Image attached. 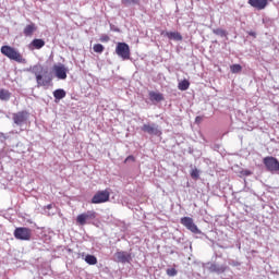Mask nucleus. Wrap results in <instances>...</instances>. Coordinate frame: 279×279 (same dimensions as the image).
<instances>
[{"mask_svg":"<svg viewBox=\"0 0 279 279\" xmlns=\"http://www.w3.org/2000/svg\"><path fill=\"white\" fill-rule=\"evenodd\" d=\"M17 241H32V229L27 227H17L13 232Z\"/></svg>","mask_w":279,"mask_h":279,"instance_id":"obj_3","label":"nucleus"},{"mask_svg":"<svg viewBox=\"0 0 279 279\" xmlns=\"http://www.w3.org/2000/svg\"><path fill=\"white\" fill-rule=\"evenodd\" d=\"M242 175H252V171L250 170H242Z\"/></svg>","mask_w":279,"mask_h":279,"instance_id":"obj_32","label":"nucleus"},{"mask_svg":"<svg viewBox=\"0 0 279 279\" xmlns=\"http://www.w3.org/2000/svg\"><path fill=\"white\" fill-rule=\"evenodd\" d=\"M165 35L169 40H182V35L178 32H161V36Z\"/></svg>","mask_w":279,"mask_h":279,"instance_id":"obj_15","label":"nucleus"},{"mask_svg":"<svg viewBox=\"0 0 279 279\" xmlns=\"http://www.w3.org/2000/svg\"><path fill=\"white\" fill-rule=\"evenodd\" d=\"M181 223L182 226H184V228L190 230V232H193V234H202V231L199 230V228H197V225H195V222L193 221V218L183 217L181 218Z\"/></svg>","mask_w":279,"mask_h":279,"instance_id":"obj_6","label":"nucleus"},{"mask_svg":"<svg viewBox=\"0 0 279 279\" xmlns=\"http://www.w3.org/2000/svg\"><path fill=\"white\" fill-rule=\"evenodd\" d=\"M248 35L252 36L253 38H256V33L255 32H250Z\"/></svg>","mask_w":279,"mask_h":279,"instance_id":"obj_33","label":"nucleus"},{"mask_svg":"<svg viewBox=\"0 0 279 279\" xmlns=\"http://www.w3.org/2000/svg\"><path fill=\"white\" fill-rule=\"evenodd\" d=\"M142 131H144L146 134H149L150 136H162V131L160 130V126L155 123L144 124L142 126Z\"/></svg>","mask_w":279,"mask_h":279,"instance_id":"obj_8","label":"nucleus"},{"mask_svg":"<svg viewBox=\"0 0 279 279\" xmlns=\"http://www.w3.org/2000/svg\"><path fill=\"white\" fill-rule=\"evenodd\" d=\"M148 97L150 101H157V102L165 101V96L157 92H149Z\"/></svg>","mask_w":279,"mask_h":279,"instance_id":"obj_16","label":"nucleus"},{"mask_svg":"<svg viewBox=\"0 0 279 279\" xmlns=\"http://www.w3.org/2000/svg\"><path fill=\"white\" fill-rule=\"evenodd\" d=\"M268 3L269 2L267 0H248V5L255 10H265Z\"/></svg>","mask_w":279,"mask_h":279,"instance_id":"obj_13","label":"nucleus"},{"mask_svg":"<svg viewBox=\"0 0 279 279\" xmlns=\"http://www.w3.org/2000/svg\"><path fill=\"white\" fill-rule=\"evenodd\" d=\"M31 71L36 77L38 88L51 84V77L43 76L45 73V68H43V65H34Z\"/></svg>","mask_w":279,"mask_h":279,"instance_id":"obj_2","label":"nucleus"},{"mask_svg":"<svg viewBox=\"0 0 279 279\" xmlns=\"http://www.w3.org/2000/svg\"><path fill=\"white\" fill-rule=\"evenodd\" d=\"M210 271H214L215 274H223L226 271V266H219L217 264H213L209 267Z\"/></svg>","mask_w":279,"mask_h":279,"instance_id":"obj_19","label":"nucleus"},{"mask_svg":"<svg viewBox=\"0 0 279 279\" xmlns=\"http://www.w3.org/2000/svg\"><path fill=\"white\" fill-rule=\"evenodd\" d=\"M94 219H97V213L88 210L76 217V223H78V226H86L88 221H93Z\"/></svg>","mask_w":279,"mask_h":279,"instance_id":"obj_5","label":"nucleus"},{"mask_svg":"<svg viewBox=\"0 0 279 279\" xmlns=\"http://www.w3.org/2000/svg\"><path fill=\"white\" fill-rule=\"evenodd\" d=\"M110 41V36L108 35H102L100 37V43H109Z\"/></svg>","mask_w":279,"mask_h":279,"instance_id":"obj_30","label":"nucleus"},{"mask_svg":"<svg viewBox=\"0 0 279 279\" xmlns=\"http://www.w3.org/2000/svg\"><path fill=\"white\" fill-rule=\"evenodd\" d=\"M95 53H104V45L101 44H95L93 47Z\"/></svg>","mask_w":279,"mask_h":279,"instance_id":"obj_26","label":"nucleus"},{"mask_svg":"<svg viewBox=\"0 0 279 279\" xmlns=\"http://www.w3.org/2000/svg\"><path fill=\"white\" fill-rule=\"evenodd\" d=\"M203 121H204V117H202V116H198L195 118V123H197V124L202 123Z\"/></svg>","mask_w":279,"mask_h":279,"instance_id":"obj_31","label":"nucleus"},{"mask_svg":"<svg viewBox=\"0 0 279 279\" xmlns=\"http://www.w3.org/2000/svg\"><path fill=\"white\" fill-rule=\"evenodd\" d=\"M27 117H29V112L27 111H19L16 113H13V122L15 125H22L27 121Z\"/></svg>","mask_w":279,"mask_h":279,"instance_id":"obj_10","label":"nucleus"},{"mask_svg":"<svg viewBox=\"0 0 279 279\" xmlns=\"http://www.w3.org/2000/svg\"><path fill=\"white\" fill-rule=\"evenodd\" d=\"M85 263H87V265H97V257L95 255H86Z\"/></svg>","mask_w":279,"mask_h":279,"instance_id":"obj_23","label":"nucleus"},{"mask_svg":"<svg viewBox=\"0 0 279 279\" xmlns=\"http://www.w3.org/2000/svg\"><path fill=\"white\" fill-rule=\"evenodd\" d=\"M52 69L58 80H66V68L63 64L53 65Z\"/></svg>","mask_w":279,"mask_h":279,"instance_id":"obj_11","label":"nucleus"},{"mask_svg":"<svg viewBox=\"0 0 279 279\" xmlns=\"http://www.w3.org/2000/svg\"><path fill=\"white\" fill-rule=\"evenodd\" d=\"M36 29H38V27L36 26L35 23H31V24H27L24 29H23V34L24 36L26 37H32L34 36V32H36Z\"/></svg>","mask_w":279,"mask_h":279,"instance_id":"obj_14","label":"nucleus"},{"mask_svg":"<svg viewBox=\"0 0 279 279\" xmlns=\"http://www.w3.org/2000/svg\"><path fill=\"white\" fill-rule=\"evenodd\" d=\"M128 162H136V158L134 156H128L124 160V163H128Z\"/></svg>","mask_w":279,"mask_h":279,"instance_id":"obj_29","label":"nucleus"},{"mask_svg":"<svg viewBox=\"0 0 279 279\" xmlns=\"http://www.w3.org/2000/svg\"><path fill=\"white\" fill-rule=\"evenodd\" d=\"M116 53L122 58V60H130V46L125 43H118Z\"/></svg>","mask_w":279,"mask_h":279,"instance_id":"obj_7","label":"nucleus"},{"mask_svg":"<svg viewBox=\"0 0 279 279\" xmlns=\"http://www.w3.org/2000/svg\"><path fill=\"white\" fill-rule=\"evenodd\" d=\"M122 5H141V0H121Z\"/></svg>","mask_w":279,"mask_h":279,"instance_id":"obj_24","label":"nucleus"},{"mask_svg":"<svg viewBox=\"0 0 279 279\" xmlns=\"http://www.w3.org/2000/svg\"><path fill=\"white\" fill-rule=\"evenodd\" d=\"M31 45L34 49H43V47H45V41L43 39H34Z\"/></svg>","mask_w":279,"mask_h":279,"instance_id":"obj_20","label":"nucleus"},{"mask_svg":"<svg viewBox=\"0 0 279 279\" xmlns=\"http://www.w3.org/2000/svg\"><path fill=\"white\" fill-rule=\"evenodd\" d=\"M167 276H170V277L178 276V270H175V268H169L167 269Z\"/></svg>","mask_w":279,"mask_h":279,"instance_id":"obj_28","label":"nucleus"},{"mask_svg":"<svg viewBox=\"0 0 279 279\" xmlns=\"http://www.w3.org/2000/svg\"><path fill=\"white\" fill-rule=\"evenodd\" d=\"M191 83L187 80H183L179 83L178 88L179 90H189Z\"/></svg>","mask_w":279,"mask_h":279,"instance_id":"obj_21","label":"nucleus"},{"mask_svg":"<svg viewBox=\"0 0 279 279\" xmlns=\"http://www.w3.org/2000/svg\"><path fill=\"white\" fill-rule=\"evenodd\" d=\"M47 208H48V210H51L52 205H48Z\"/></svg>","mask_w":279,"mask_h":279,"instance_id":"obj_34","label":"nucleus"},{"mask_svg":"<svg viewBox=\"0 0 279 279\" xmlns=\"http://www.w3.org/2000/svg\"><path fill=\"white\" fill-rule=\"evenodd\" d=\"M263 162L268 171L279 170V161L276 159V157H265Z\"/></svg>","mask_w":279,"mask_h":279,"instance_id":"obj_9","label":"nucleus"},{"mask_svg":"<svg viewBox=\"0 0 279 279\" xmlns=\"http://www.w3.org/2000/svg\"><path fill=\"white\" fill-rule=\"evenodd\" d=\"M191 178H192L193 180H199V170H197V168H195V169H193V170L191 171Z\"/></svg>","mask_w":279,"mask_h":279,"instance_id":"obj_27","label":"nucleus"},{"mask_svg":"<svg viewBox=\"0 0 279 279\" xmlns=\"http://www.w3.org/2000/svg\"><path fill=\"white\" fill-rule=\"evenodd\" d=\"M116 258L118 263H130L132 260V255L125 251H119L116 253Z\"/></svg>","mask_w":279,"mask_h":279,"instance_id":"obj_12","label":"nucleus"},{"mask_svg":"<svg viewBox=\"0 0 279 279\" xmlns=\"http://www.w3.org/2000/svg\"><path fill=\"white\" fill-rule=\"evenodd\" d=\"M106 202H110V191H98L92 197V204H106Z\"/></svg>","mask_w":279,"mask_h":279,"instance_id":"obj_4","label":"nucleus"},{"mask_svg":"<svg viewBox=\"0 0 279 279\" xmlns=\"http://www.w3.org/2000/svg\"><path fill=\"white\" fill-rule=\"evenodd\" d=\"M53 97L56 101H60V99H64V97H66V92L64 89H56L53 92Z\"/></svg>","mask_w":279,"mask_h":279,"instance_id":"obj_17","label":"nucleus"},{"mask_svg":"<svg viewBox=\"0 0 279 279\" xmlns=\"http://www.w3.org/2000/svg\"><path fill=\"white\" fill-rule=\"evenodd\" d=\"M12 94L8 89H0V100L1 101H9Z\"/></svg>","mask_w":279,"mask_h":279,"instance_id":"obj_18","label":"nucleus"},{"mask_svg":"<svg viewBox=\"0 0 279 279\" xmlns=\"http://www.w3.org/2000/svg\"><path fill=\"white\" fill-rule=\"evenodd\" d=\"M213 34H215L216 36H220L221 38H226V36H228V32H226V29L223 28H215L213 31Z\"/></svg>","mask_w":279,"mask_h":279,"instance_id":"obj_22","label":"nucleus"},{"mask_svg":"<svg viewBox=\"0 0 279 279\" xmlns=\"http://www.w3.org/2000/svg\"><path fill=\"white\" fill-rule=\"evenodd\" d=\"M2 56L9 58V60H14V62H19L20 64H25L26 60L23 58V54L16 50V48L11 46H2L0 49Z\"/></svg>","mask_w":279,"mask_h":279,"instance_id":"obj_1","label":"nucleus"},{"mask_svg":"<svg viewBox=\"0 0 279 279\" xmlns=\"http://www.w3.org/2000/svg\"><path fill=\"white\" fill-rule=\"evenodd\" d=\"M230 71L233 74L241 73V71H243V66H241V64H232L230 65Z\"/></svg>","mask_w":279,"mask_h":279,"instance_id":"obj_25","label":"nucleus"}]
</instances>
